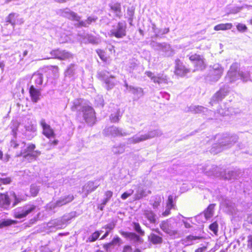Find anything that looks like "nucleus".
Wrapping results in <instances>:
<instances>
[{
  "mask_svg": "<svg viewBox=\"0 0 252 252\" xmlns=\"http://www.w3.org/2000/svg\"><path fill=\"white\" fill-rule=\"evenodd\" d=\"M215 143L211 149V152L217 154L225 149L232 147L238 140V136L228 133H219L214 137Z\"/></svg>",
  "mask_w": 252,
  "mask_h": 252,
  "instance_id": "f257e3e1",
  "label": "nucleus"
},
{
  "mask_svg": "<svg viewBox=\"0 0 252 252\" xmlns=\"http://www.w3.org/2000/svg\"><path fill=\"white\" fill-rule=\"evenodd\" d=\"M36 146L34 144H29L26 149L21 150L20 152H17L15 157H23L25 158L35 160L41 154V152L38 150H35Z\"/></svg>",
  "mask_w": 252,
  "mask_h": 252,
  "instance_id": "f03ea898",
  "label": "nucleus"
},
{
  "mask_svg": "<svg viewBox=\"0 0 252 252\" xmlns=\"http://www.w3.org/2000/svg\"><path fill=\"white\" fill-rule=\"evenodd\" d=\"M36 206L33 204L27 203L23 206L17 208L13 213L15 219H21L26 218L29 214L34 211Z\"/></svg>",
  "mask_w": 252,
  "mask_h": 252,
  "instance_id": "7ed1b4c3",
  "label": "nucleus"
},
{
  "mask_svg": "<svg viewBox=\"0 0 252 252\" xmlns=\"http://www.w3.org/2000/svg\"><path fill=\"white\" fill-rule=\"evenodd\" d=\"M223 68L219 64H215L210 66L206 79L211 83L216 82L219 80L223 72Z\"/></svg>",
  "mask_w": 252,
  "mask_h": 252,
  "instance_id": "20e7f679",
  "label": "nucleus"
},
{
  "mask_svg": "<svg viewBox=\"0 0 252 252\" xmlns=\"http://www.w3.org/2000/svg\"><path fill=\"white\" fill-rule=\"evenodd\" d=\"M230 91V87L228 85L221 87L212 97L210 104L213 106L221 101L227 95Z\"/></svg>",
  "mask_w": 252,
  "mask_h": 252,
  "instance_id": "39448f33",
  "label": "nucleus"
},
{
  "mask_svg": "<svg viewBox=\"0 0 252 252\" xmlns=\"http://www.w3.org/2000/svg\"><path fill=\"white\" fill-rule=\"evenodd\" d=\"M74 199V195L72 194H69L68 195L61 197L55 202H50L47 204V207L49 210H51L56 207L65 205L72 202Z\"/></svg>",
  "mask_w": 252,
  "mask_h": 252,
  "instance_id": "423d86ee",
  "label": "nucleus"
},
{
  "mask_svg": "<svg viewBox=\"0 0 252 252\" xmlns=\"http://www.w3.org/2000/svg\"><path fill=\"white\" fill-rule=\"evenodd\" d=\"M238 68V64L237 63H234L231 65L225 77V81L227 83H234L240 78L239 71H237Z\"/></svg>",
  "mask_w": 252,
  "mask_h": 252,
  "instance_id": "0eeeda50",
  "label": "nucleus"
},
{
  "mask_svg": "<svg viewBox=\"0 0 252 252\" xmlns=\"http://www.w3.org/2000/svg\"><path fill=\"white\" fill-rule=\"evenodd\" d=\"M50 54L54 59L61 61L69 60L73 58V55L65 50H60L59 48L52 50Z\"/></svg>",
  "mask_w": 252,
  "mask_h": 252,
  "instance_id": "6e6552de",
  "label": "nucleus"
},
{
  "mask_svg": "<svg viewBox=\"0 0 252 252\" xmlns=\"http://www.w3.org/2000/svg\"><path fill=\"white\" fill-rule=\"evenodd\" d=\"M190 72V69L186 67L179 59L175 61L174 74L180 77H184Z\"/></svg>",
  "mask_w": 252,
  "mask_h": 252,
  "instance_id": "1a4fd4ad",
  "label": "nucleus"
},
{
  "mask_svg": "<svg viewBox=\"0 0 252 252\" xmlns=\"http://www.w3.org/2000/svg\"><path fill=\"white\" fill-rule=\"evenodd\" d=\"M126 23L118 22L117 28L110 31V36H114L117 38H121L126 35Z\"/></svg>",
  "mask_w": 252,
  "mask_h": 252,
  "instance_id": "9d476101",
  "label": "nucleus"
},
{
  "mask_svg": "<svg viewBox=\"0 0 252 252\" xmlns=\"http://www.w3.org/2000/svg\"><path fill=\"white\" fill-rule=\"evenodd\" d=\"M81 111L86 123L93 125L95 122L94 112L93 108L89 106L82 107Z\"/></svg>",
  "mask_w": 252,
  "mask_h": 252,
  "instance_id": "9b49d317",
  "label": "nucleus"
},
{
  "mask_svg": "<svg viewBox=\"0 0 252 252\" xmlns=\"http://www.w3.org/2000/svg\"><path fill=\"white\" fill-rule=\"evenodd\" d=\"M157 136H158V132L156 130H154L149 131L148 134L142 135L140 136H134L129 138L128 141L130 144H134Z\"/></svg>",
  "mask_w": 252,
  "mask_h": 252,
  "instance_id": "f8f14e48",
  "label": "nucleus"
},
{
  "mask_svg": "<svg viewBox=\"0 0 252 252\" xmlns=\"http://www.w3.org/2000/svg\"><path fill=\"white\" fill-rule=\"evenodd\" d=\"M98 78L105 84L107 90L112 88L115 85V77L113 75L107 76L105 72L99 73Z\"/></svg>",
  "mask_w": 252,
  "mask_h": 252,
  "instance_id": "ddd939ff",
  "label": "nucleus"
},
{
  "mask_svg": "<svg viewBox=\"0 0 252 252\" xmlns=\"http://www.w3.org/2000/svg\"><path fill=\"white\" fill-rule=\"evenodd\" d=\"M159 227L164 232L170 236L175 235L178 233V231L169 223L168 220L161 221Z\"/></svg>",
  "mask_w": 252,
  "mask_h": 252,
  "instance_id": "4468645a",
  "label": "nucleus"
},
{
  "mask_svg": "<svg viewBox=\"0 0 252 252\" xmlns=\"http://www.w3.org/2000/svg\"><path fill=\"white\" fill-rule=\"evenodd\" d=\"M40 126L42 127L43 134L49 139L54 138L56 134L54 130L51 128L50 125L46 124L44 120L41 121L40 123Z\"/></svg>",
  "mask_w": 252,
  "mask_h": 252,
  "instance_id": "2eb2a0df",
  "label": "nucleus"
},
{
  "mask_svg": "<svg viewBox=\"0 0 252 252\" xmlns=\"http://www.w3.org/2000/svg\"><path fill=\"white\" fill-rule=\"evenodd\" d=\"M109 54L107 53L106 51L103 50L98 49L96 50V52L98 55L100 59L104 62H106L108 60L110 59L111 55L114 54L115 53V47L112 46L111 48L109 49Z\"/></svg>",
  "mask_w": 252,
  "mask_h": 252,
  "instance_id": "dca6fc26",
  "label": "nucleus"
},
{
  "mask_svg": "<svg viewBox=\"0 0 252 252\" xmlns=\"http://www.w3.org/2000/svg\"><path fill=\"white\" fill-rule=\"evenodd\" d=\"M29 94L32 101L36 103L40 100L41 89H36L34 86L31 85L29 88Z\"/></svg>",
  "mask_w": 252,
  "mask_h": 252,
  "instance_id": "f3484780",
  "label": "nucleus"
},
{
  "mask_svg": "<svg viewBox=\"0 0 252 252\" xmlns=\"http://www.w3.org/2000/svg\"><path fill=\"white\" fill-rule=\"evenodd\" d=\"M121 235L126 239H129L131 241H133L135 242H142L143 239L140 236V235L137 234L134 232L124 231L123 230H120L119 231Z\"/></svg>",
  "mask_w": 252,
  "mask_h": 252,
  "instance_id": "a211bd4d",
  "label": "nucleus"
},
{
  "mask_svg": "<svg viewBox=\"0 0 252 252\" xmlns=\"http://www.w3.org/2000/svg\"><path fill=\"white\" fill-rule=\"evenodd\" d=\"M110 10L113 12L116 16L119 18L121 16L122 8L121 4L120 2H111L109 4Z\"/></svg>",
  "mask_w": 252,
  "mask_h": 252,
  "instance_id": "6ab92c4d",
  "label": "nucleus"
},
{
  "mask_svg": "<svg viewBox=\"0 0 252 252\" xmlns=\"http://www.w3.org/2000/svg\"><path fill=\"white\" fill-rule=\"evenodd\" d=\"M217 177H221L226 180H232L237 179L236 172L234 171H228L224 173H218L217 172L213 173Z\"/></svg>",
  "mask_w": 252,
  "mask_h": 252,
  "instance_id": "aec40b11",
  "label": "nucleus"
},
{
  "mask_svg": "<svg viewBox=\"0 0 252 252\" xmlns=\"http://www.w3.org/2000/svg\"><path fill=\"white\" fill-rule=\"evenodd\" d=\"M11 204V200L8 192L0 193V205L2 207H8Z\"/></svg>",
  "mask_w": 252,
  "mask_h": 252,
  "instance_id": "412c9836",
  "label": "nucleus"
},
{
  "mask_svg": "<svg viewBox=\"0 0 252 252\" xmlns=\"http://www.w3.org/2000/svg\"><path fill=\"white\" fill-rule=\"evenodd\" d=\"M148 238L149 241L154 245H159L163 242V239L161 236L153 233L148 236Z\"/></svg>",
  "mask_w": 252,
  "mask_h": 252,
  "instance_id": "4be33fe9",
  "label": "nucleus"
},
{
  "mask_svg": "<svg viewBox=\"0 0 252 252\" xmlns=\"http://www.w3.org/2000/svg\"><path fill=\"white\" fill-rule=\"evenodd\" d=\"M144 215L150 223H155L156 222V215L153 211L145 210L144 211Z\"/></svg>",
  "mask_w": 252,
  "mask_h": 252,
  "instance_id": "5701e85b",
  "label": "nucleus"
},
{
  "mask_svg": "<svg viewBox=\"0 0 252 252\" xmlns=\"http://www.w3.org/2000/svg\"><path fill=\"white\" fill-rule=\"evenodd\" d=\"M43 79V75L40 73H34L32 77L33 83L36 86H40L42 84Z\"/></svg>",
  "mask_w": 252,
  "mask_h": 252,
  "instance_id": "b1692460",
  "label": "nucleus"
},
{
  "mask_svg": "<svg viewBox=\"0 0 252 252\" xmlns=\"http://www.w3.org/2000/svg\"><path fill=\"white\" fill-rule=\"evenodd\" d=\"M239 75L240 76V78L243 82H247L250 80V71L247 69L239 70Z\"/></svg>",
  "mask_w": 252,
  "mask_h": 252,
  "instance_id": "393cba45",
  "label": "nucleus"
},
{
  "mask_svg": "<svg viewBox=\"0 0 252 252\" xmlns=\"http://www.w3.org/2000/svg\"><path fill=\"white\" fill-rule=\"evenodd\" d=\"M18 221L16 220L11 219H6L3 220H0V229L4 227L10 226L12 224L17 223Z\"/></svg>",
  "mask_w": 252,
  "mask_h": 252,
  "instance_id": "a878e982",
  "label": "nucleus"
},
{
  "mask_svg": "<svg viewBox=\"0 0 252 252\" xmlns=\"http://www.w3.org/2000/svg\"><path fill=\"white\" fill-rule=\"evenodd\" d=\"M232 27V25L231 23L220 24L216 26L214 30L215 31L227 30L231 29Z\"/></svg>",
  "mask_w": 252,
  "mask_h": 252,
  "instance_id": "bb28decb",
  "label": "nucleus"
},
{
  "mask_svg": "<svg viewBox=\"0 0 252 252\" xmlns=\"http://www.w3.org/2000/svg\"><path fill=\"white\" fill-rule=\"evenodd\" d=\"M101 231L96 230L93 232L88 238L87 242H94L96 241L100 236Z\"/></svg>",
  "mask_w": 252,
  "mask_h": 252,
  "instance_id": "cd10ccee",
  "label": "nucleus"
},
{
  "mask_svg": "<svg viewBox=\"0 0 252 252\" xmlns=\"http://www.w3.org/2000/svg\"><path fill=\"white\" fill-rule=\"evenodd\" d=\"M223 108H222V106L221 105L220 108L217 109V113L218 114L220 115V116H225L229 114V110L228 108L225 107V105L223 104Z\"/></svg>",
  "mask_w": 252,
  "mask_h": 252,
  "instance_id": "c85d7f7f",
  "label": "nucleus"
},
{
  "mask_svg": "<svg viewBox=\"0 0 252 252\" xmlns=\"http://www.w3.org/2000/svg\"><path fill=\"white\" fill-rule=\"evenodd\" d=\"M39 191V188L35 184H32L30 186V192L32 197L36 196Z\"/></svg>",
  "mask_w": 252,
  "mask_h": 252,
  "instance_id": "c756f323",
  "label": "nucleus"
},
{
  "mask_svg": "<svg viewBox=\"0 0 252 252\" xmlns=\"http://www.w3.org/2000/svg\"><path fill=\"white\" fill-rule=\"evenodd\" d=\"M74 67V64H71L67 67V68H66L64 72L65 76L71 77L74 74L75 69Z\"/></svg>",
  "mask_w": 252,
  "mask_h": 252,
  "instance_id": "7c9ffc66",
  "label": "nucleus"
},
{
  "mask_svg": "<svg viewBox=\"0 0 252 252\" xmlns=\"http://www.w3.org/2000/svg\"><path fill=\"white\" fill-rule=\"evenodd\" d=\"M132 225L134 230L137 232L140 235L144 236L145 235V231L141 228L140 224L136 222H133Z\"/></svg>",
  "mask_w": 252,
  "mask_h": 252,
  "instance_id": "2f4dec72",
  "label": "nucleus"
},
{
  "mask_svg": "<svg viewBox=\"0 0 252 252\" xmlns=\"http://www.w3.org/2000/svg\"><path fill=\"white\" fill-rule=\"evenodd\" d=\"M176 205L174 202V198L172 195L168 196L167 200L166 202V207L171 209H175Z\"/></svg>",
  "mask_w": 252,
  "mask_h": 252,
  "instance_id": "473e14b6",
  "label": "nucleus"
},
{
  "mask_svg": "<svg viewBox=\"0 0 252 252\" xmlns=\"http://www.w3.org/2000/svg\"><path fill=\"white\" fill-rule=\"evenodd\" d=\"M215 207V204L210 205L207 209H206V219L211 217L213 215V211Z\"/></svg>",
  "mask_w": 252,
  "mask_h": 252,
  "instance_id": "72a5a7b5",
  "label": "nucleus"
},
{
  "mask_svg": "<svg viewBox=\"0 0 252 252\" xmlns=\"http://www.w3.org/2000/svg\"><path fill=\"white\" fill-rule=\"evenodd\" d=\"M16 17L17 15L15 13H12L9 14L7 17V22L12 25H15L16 21Z\"/></svg>",
  "mask_w": 252,
  "mask_h": 252,
  "instance_id": "f704fd0d",
  "label": "nucleus"
},
{
  "mask_svg": "<svg viewBox=\"0 0 252 252\" xmlns=\"http://www.w3.org/2000/svg\"><path fill=\"white\" fill-rule=\"evenodd\" d=\"M209 229L213 234L217 235L218 231V224L216 221L213 222L209 226Z\"/></svg>",
  "mask_w": 252,
  "mask_h": 252,
  "instance_id": "c9c22d12",
  "label": "nucleus"
},
{
  "mask_svg": "<svg viewBox=\"0 0 252 252\" xmlns=\"http://www.w3.org/2000/svg\"><path fill=\"white\" fill-rule=\"evenodd\" d=\"M202 238L200 236H193V235H189L187 236L185 239L183 240V241L185 243H188L193 240H196L197 239H200Z\"/></svg>",
  "mask_w": 252,
  "mask_h": 252,
  "instance_id": "e433bc0d",
  "label": "nucleus"
},
{
  "mask_svg": "<svg viewBox=\"0 0 252 252\" xmlns=\"http://www.w3.org/2000/svg\"><path fill=\"white\" fill-rule=\"evenodd\" d=\"M120 117V112L117 111L111 115L110 120L113 123L118 122Z\"/></svg>",
  "mask_w": 252,
  "mask_h": 252,
  "instance_id": "4c0bfd02",
  "label": "nucleus"
},
{
  "mask_svg": "<svg viewBox=\"0 0 252 252\" xmlns=\"http://www.w3.org/2000/svg\"><path fill=\"white\" fill-rule=\"evenodd\" d=\"M115 223L114 222H111L109 223H108L102 227V228L105 229L107 231H109L110 232L112 230H113L115 227Z\"/></svg>",
  "mask_w": 252,
  "mask_h": 252,
  "instance_id": "58836bf2",
  "label": "nucleus"
},
{
  "mask_svg": "<svg viewBox=\"0 0 252 252\" xmlns=\"http://www.w3.org/2000/svg\"><path fill=\"white\" fill-rule=\"evenodd\" d=\"M112 134L115 136H121L124 135L122 130L118 127H116L113 129Z\"/></svg>",
  "mask_w": 252,
  "mask_h": 252,
  "instance_id": "ea45409f",
  "label": "nucleus"
},
{
  "mask_svg": "<svg viewBox=\"0 0 252 252\" xmlns=\"http://www.w3.org/2000/svg\"><path fill=\"white\" fill-rule=\"evenodd\" d=\"M49 70L55 76H57L59 73V67L57 65H51L49 67Z\"/></svg>",
  "mask_w": 252,
  "mask_h": 252,
  "instance_id": "a19ab883",
  "label": "nucleus"
},
{
  "mask_svg": "<svg viewBox=\"0 0 252 252\" xmlns=\"http://www.w3.org/2000/svg\"><path fill=\"white\" fill-rule=\"evenodd\" d=\"M12 180L10 177L0 178V185L10 184Z\"/></svg>",
  "mask_w": 252,
  "mask_h": 252,
  "instance_id": "79ce46f5",
  "label": "nucleus"
},
{
  "mask_svg": "<svg viewBox=\"0 0 252 252\" xmlns=\"http://www.w3.org/2000/svg\"><path fill=\"white\" fill-rule=\"evenodd\" d=\"M161 203V199L159 197L158 198H156L154 202L151 204L152 206L154 209L158 208L160 205Z\"/></svg>",
  "mask_w": 252,
  "mask_h": 252,
  "instance_id": "37998d69",
  "label": "nucleus"
},
{
  "mask_svg": "<svg viewBox=\"0 0 252 252\" xmlns=\"http://www.w3.org/2000/svg\"><path fill=\"white\" fill-rule=\"evenodd\" d=\"M88 41L89 43L94 44H97L98 42L97 38L95 36L93 35L88 36Z\"/></svg>",
  "mask_w": 252,
  "mask_h": 252,
  "instance_id": "c03bdc74",
  "label": "nucleus"
},
{
  "mask_svg": "<svg viewBox=\"0 0 252 252\" xmlns=\"http://www.w3.org/2000/svg\"><path fill=\"white\" fill-rule=\"evenodd\" d=\"M11 195L14 198V201L13 203V206H16L17 204L21 202L22 199L19 198L14 192H12Z\"/></svg>",
  "mask_w": 252,
  "mask_h": 252,
  "instance_id": "a18cd8bd",
  "label": "nucleus"
},
{
  "mask_svg": "<svg viewBox=\"0 0 252 252\" xmlns=\"http://www.w3.org/2000/svg\"><path fill=\"white\" fill-rule=\"evenodd\" d=\"M133 249L131 245L126 244L123 247L122 252H132Z\"/></svg>",
  "mask_w": 252,
  "mask_h": 252,
  "instance_id": "49530a36",
  "label": "nucleus"
},
{
  "mask_svg": "<svg viewBox=\"0 0 252 252\" xmlns=\"http://www.w3.org/2000/svg\"><path fill=\"white\" fill-rule=\"evenodd\" d=\"M97 20V17H91L89 16L86 20L88 26L91 25L92 23L95 22Z\"/></svg>",
  "mask_w": 252,
  "mask_h": 252,
  "instance_id": "de8ad7c7",
  "label": "nucleus"
},
{
  "mask_svg": "<svg viewBox=\"0 0 252 252\" xmlns=\"http://www.w3.org/2000/svg\"><path fill=\"white\" fill-rule=\"evenodd\" d=\"M71 17V20L75 21H79L80 20V17L78 16L76 13L71 12L70 13Z\"/></svg>",
  "mask_w": 252,
  "mask_h": 252,
  "instance_id": "09e8293b",
  "label": "nucleus"
},
{
  "mask_svg": "<svg viewBox=\"0 0 252 252\" xmlns=\"http://www.w3.org/2000/svg\"><path fill=\"white\" fill-rule=\"evenodd\" d=\"M189 59L191 61H199L201 60L200 56L197 54L190 56Z\"/></svg>",
  "mask_w": 252,
  "mask_h": 252,
  "instance_id": "8fccbe9b",
  "label": "nucleus"
},
{
  "mask_svg": "<svg viewBox=\"0 0 252 252\" xmlns=\"http://www.w3.org/2000/svg\"><path fill=\"white\" fill-rule=\"evenodd\" d=\"M134 11H135V9L132 7L127 8V14L129 16L130 18L132 19L133 18L134 14Z\"/></svg>",
  "mask_w": 252,
  "mask_h": 252,
  "instance_id": "3c124183",
  "label": "nucleus"
},
{
  "mask_svg": "<svg viewBox=\"0 0 252 252\" xmlns=\"http://www.w3.org/2000/svg\"><path fill=\"white\" fill-rule=\"evenodd\" d=\"M79 22L76 25V27L78 28H82V27H88V25L86 21H79Z\"/></svg>",
  "mask_w": 252,
  "mask_h": 252,
  "instance_id": "603ef678",
  "label": "nucleus"
},
{
  "mask_svg": "<svg viewBox=\"0 0 252 252\" xmlns=\"http://www.w3.org/2000/svg\"><path fill=\"white\" fill-rule=\"evenodd\" d=\"M19 144L18 142L15 140H11L10 141V147L13 149H16L18 147Z\"/></svg>",
  "mask_w": 252,
  "mask_h": 252,
  "instance_id": "864d4df0",
  "label": "nucleus"
},
{
  "mask_svg": "<svg viewBox=\"0 0 252 252\" xmlns=\"http://www.w3.org/2000/svg\"><path fill=\"white\" fill-rule=\"evenodd\" d=\"M237 29L239 31L245 32L247 30V28L245 25L242 24H239L237 26Z\"/></svg>",
  "mask_w": 252,
  "mask_h": 252,
  "instance_id": "5fc2aeb1",
  "label": "nucleus"
},
{
  "mask_svg": "<svg viewBox=\"0 0 252 252\" xmlns=\"http://www.w3.org/2000/svg\"><path fill=\"white\" fill-rule=\"evenodd\" d=\"M172 209L166 207L165 210L162 213L161 215L163 217L168 216L171 214V210Z\"/></svg>",
  "mask_w": 252,
  "mask_h": 252,
  "instance_id": "6e6d98bb",
  "label": "nucleus"
},
{
  "mask_svg": "<svg viewBox=\"0 0 252 252\" xmlns=\"http://www.w3.org/2000/svg\"><path fill=\"white\" fill-rule=\"evenodd\" d=\"M247 247L252 250V235H250L248 237Z\"/></svg>",
  "mask_w": 252,
  "mask_h": 252,
  "instance_id": "4d7b16f0",
  "label": "nucleus"
},
{
  "mask_svg": "<svg viewBox=\"0 0 252 252\" xmlns=\"http://www.w3.org/2000/svg\"><path fill=\"white\" fill-rule=\"evenodd\" d=\"M133 192V190H131V192L129 193L125 192L121 195V198L124 200L126 199L128 197L130 196L131 194H132Z\"/></svg>",
  "mask_w": 252,
  "mask_h": 252,
  "instance_id": "13d9d810",
  "label": "nucleus"
},
{
  "mask_svg": "<svg viewBox=\"0 0 252 252\" xmlns=\"http://www.w3.org/2000/svg\"><path fill=\"white\" fill-rule=\"evenodd\" d=\"M113 245V243L111 242L109 243H105L103 245V248L105 250V251L108 252Z\"/></svg>",
  "mask_w": 252,
  "mask_h": 252,
  "instance_id": "bf43d9fd",
  "label": "nucleus"
},
{
  "mask_svg": "<svg viewBox=\"0 0 252 252\" xmlns=\"http://www.w3.org/2000/svg\"><path fill=\"white\" fill-rule=\"evenodd\" d=\"M145 196V191L142 190L139 193L136 194L135 200H139Z\"/></svg>",
  "mask_w": 252,
  "mask_h": 252,
  "instance_id": "052dcab7",
  "label": "nucleus"
},
{
  "mask_svg": "<svg viewBox=\"0 0 252 252\" xmlns=\"http://www.w3.org/2000/svg\"><path fill=\"white\" fill-rule=\"evenodd\" d=\"M104 194L105 196V198L109 200L112 197L113 192L111 190H107L105 192Z\"/></svg>",
  "mask_w": 252,
  "mask_h": 252,
  "instance_id": "680f3d73",
  "label": "nucleus"
},
{
  "mask_svg": "<svg viewBox=\"0 0 252 252\" xmlns=\"http://www.w3.org/2000/svg\"><path fill=\"white\" fill-rule=\"evenodd\" d=\"M81 105V103L79 102H74L72 106L71 107V110L72 111H75L78 107Z\"/></svg>",
  "mask_w": 252,
  "mask_h": 252,
  "instance_id": "e2e57ef3",
  "label": "nucleus"
},
{
  "mask_svg": "<svg viewBox=\"0 0 252 252\" xmlns=\"http://www.w3.org/2000/svg\"><path fill=\"white\" fill-rule=\"evenodd\" d=\"M152 80L154 83L159 84L162 80V78L161 77H157L155 76Z\"/></svg>",
  "mask_w": 252,
  "mask_h": 252,
  "instance_id": "0e129e2a",
  "label": "nucleus"
},
{
  "mask_svg": "<svg viewBox=\"0 0 252 252\" xmlns=\"http://www.w3.org/2000/svg\"><path fill=\"white\" fill-rule=\"evenodd\" d=\"M246 197L248 198V201L252 200V192H247L246 190H244Z\"/></svg>",
  "mask_w": 252,
  "mask_h": 252,
  "instance_id": "69168bd1",
  "label": "nucleus"
},
{
  "mask_svg": "<svg viewBox=\"0 0 252 252\" xmlns=\"http://www.w3.org/2000/svg\"><path fill=\"white\" fill-rule=\"evenodd\" d=\"M121 241V239L118 237L116 236L115 237L111 242V243H113V245L115 243H120Z\"/></svg>",
  "mask_w": 252,
  "mask_h": 252,
  "instance_id": "338daca9",
  "label": "nucleus"
},
{
  "mask_svg": "<svg viewBox=\"0 0 252 252\" xmlns=\"http://www.w3.org/2000/svg\"><path fill=\"white\" fill-rule=\"evenodd\" d=\"M59 143V141L57 139H55L53 141H50L49 142V144L51 146H55Z\"/></svg>",
  "mask_w": 252,
  "mask_h": 252,
  "instance_id": "774afa93",
  "label": "nucleus"
}]
</instances>
